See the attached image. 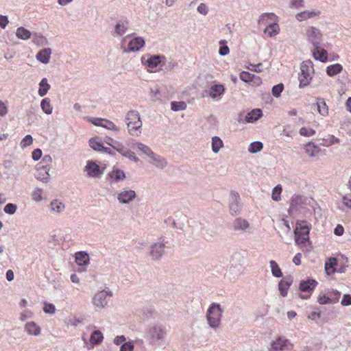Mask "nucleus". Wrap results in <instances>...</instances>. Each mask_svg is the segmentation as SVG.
<instances>
[{
    "mask_svg": "<svg viewBox=\"0 0 351 351\" xmlns=\"http://www.w3.org/2000/svg\"><path fill=\"white\" fill-rule=\"evenodd\" d=\"M311 224L306 220H297L294 229V239L295 244H304L310 241L309 234Z\"/></svg>",
    "mask_w": 351,
    "mask_h": 351,
    "instance_id": "obj_1",
    "label": "nucleus"
},
{
    "mask_svg": "<svg viewBox=\"0 0 351 351\" xmlns=\"http://www.w3.org/2000/svg\"><path fill=\"white\" fill-rule=\"evenodd\" d=\"M128 132L132 136H138L141 133L142 121L139 112L136 110H130L127 113L125 117Z\"/></svg>",
    "mask_w": 351,
    "mask_h": 351,
    "instance_id": "obj_2",
    "label": "nucleus"
},
{
    "mask_svg": "<svg viewBox=\"0 0 351 351\" xmlns=\"http://www.w3.org/2000/svg\"><path fill=\"white\" fill-rule=\"evenodd\" d=\"M223 312L219 303L213 302L209 306L206 317L210 328L216 329L219 327Z\"/></svg>",
    "mask_w": 351,
    "mask_h": 351,
    "instance_id": "obj_3",
    "label": "nucleus"
},
{
    "mask_svg": "<svg viewBox=\"0 0 351 351\" xmlns=\"http://www.w3.org/2000/svg\"><path fill=\"white\" fill-rule=\"evenodd\" d=\"M276 17L273 13H264L261 15L258 23L260 25H266L264 29V34H267L269 37H274L277 35L280 32V27L276 22L269 23V21H272Z\"/></svg>",
    "mask_w": 351,
    "mask_h": 351,
    "instance_id": "obj_4",
    "label": "nucleus"
},
{
    "mask_svg": "<svg viewBox=\"0 0 351 351\" xmlns=\"http://www.w3.org/2000/svg\"><path fill=\"white\" fill-rule=\"evenodd\" d=\"M317 285L318 282L311 278L300 280L298 289L301 293L299 297L303 300L309 299Z\"/></svg>",
    "mask_w": 351,
    "mask_h": 351,
    "instance_id": "obj_5",
    "label": "nucleus"
},
{
    "mask_svg": "<svg viewBox=\"0 0 351 351\" xmlns=\"http://www.w3.org/2000/svg\"><path fill=\"white\" fill-rule=\"evenodd\" d=\"M165 57L163 55H150L147 54L141 57L142 64L147 68L149 71H153L158 66L165 64Z\"/></svg>",
    "mask_w": 351,
    "mask_h": 351,
    "instance_id": "obj_6",
    "label": "nucleus"
},
{
    "mask_svg": "<svg viewBox=\"0 0 351 351\" xmlns=\"http://www.w3.org/2000/svg\"><path fill=\"white\" fill-rule=\"evenodd\" d=\"M243 203L238 192L232 191L230 195L229 208L232 215H239L241 210Z\"/></svg>",
    "mask_w": 351,
    "mask_h": 351,
    "instance_id": "obj_7",
    "label": "nucleus"
},
{
    "mask_svg": "<svg viewBox=\"0 0 351 351\" xmlns=\"http://www.w3.org/2000/svg\"><path fill=\"white\" fill-rule=\"evenodd\" d=\"M165 242L162 237L159 239V242L151 245L150 256L154 261L160 260L165 253Z\"/></svg>",
    "mask_w": 351,
    "mask_h": 351,
    "instance_id": "obj_8",
    "label": "nucleus"
},
{
    "mask_svg": "<svg viewBox=\"0 0 351 351\" xmlns=\"http://www.w3.org/2000/svg\"><path fill=\"white\" fill-rule=\"evenodd\" d=\"M301 73L299 74L298 80H299V87L300 88H304L308 86L312 77L309 73V65L306 62H302L300 66Z\"/></svg>",
    "mask_w": 351,
    "mask_h": 351,
    "instance_id": "obj_9",
    "label": "nucleus"
},
{
    "mask_svg": "<svg viewBox=\"0 0 351 351\" xmlns=\"http://www.w3.org/2000/svg\"><path fill=\"white\" fill-rule=\"evenodd\" d=\"M306 35L308 42L313 45L314 48L316 47V49H317L318 47H320L322 37L320 30L315 27H311L307 29Z\"/></svg>",
    "mask_w": 351,
    "mask_h": 351,
    "instance_id": "obj_10",
    "label": "nucleus"
},
{
    "mask_svg": "<svg viewBox=\"0 0 351 351\" xmlns=\"http://www.w3.org/2000/svg\"><path fill=\"white\" fill-rule=\"evenodd\" d=\"M148 334L151 343H155L165 339L166 332L161 326H154L149 328Z\"/></svg>",
    "mask_w": 351,
    "mask_h": 351,
    "instance_id": "obj_11",
    "label": "nucleus"
},
{
    "mask_svg": "<svg viewBox=\"0 0 351 351\" xmlns=\"http://www.w3.org/2000/svg\"><path fill=\"white\" fill-rule=\"evenodd\" d=\"M112 292L106 290L98 291L93 298V303L97 307L104 308L108 304L107 297H111Z\"/></svg>",
    "mask_w": 351,
    "mask_h": 351,
    "instance_id": "obj_12",
    "label": "nucleus"
},
{
    "mask_svg": "<svg viewBox=\"0 0 351 351\" xmlns=\"http://www.w3.org/2000/svg\"><path fill=\"white\" fill-rule=\"evenodd\" d=\"M84 170L90 178H100L104 173V169L93 160L87 161Z\"/></svg>",
    "mask_w": 351,
    "mask_h": 351,
    "instance_id": "obj_13",
    "label": "nucleus"
},
{
    "mask_svg": "<svg viewBox=\"0 0 351 351\" xmlns=\"http://www.w3.org/2000/svg\"><path fill=\"white\" fill-rule=\"evenodd\" d=\"M293 282V278L291 275H287L282 277V279L278 282V290L280 295L282 297H286L288 293V290Z\"/></svg>",
    "mask_w": 351,
    "mask_h": 351,
    "instance_id": "obj_14",
    "label": "nucleus"
},
{
    "mask_svg": "<svg viewBox=\"0 0 351 351\" xmlns=\"http://www.w3.org/2000/svg\"><path fill=\"white\" fill-rule=\"evenodd\" d=\"M226 91L225 86L219 83L213 84L208 90H206L208 95L215 100H219L224 95Z\"/></svg>",
    "mask_w": 351,
    "mask_h": 351,
    "instance_id": "obj_15",
    "label": "nucleus"
},
{
    "mask_svg": "<svg viewBox=\"0 0 351 351\" xmlns=\"http://www.w3.org/2000/svg\"><path fill=\"white\" fill-rule=\"evenodd\" d=\"M145 45V41L143 38L137 36L132 39L128 45V48L124 50V52H136L140 51Z\"/></svg>",
    "mask_w": 351,
    "mask_h": 351,
    "instance_id": "obj_16",
    "label": "nucleus"
},
{
    "mask_svg": "<svg viewBox=\"0 0 351 351\" xmlns=\"http://www.w3.org/2000/svg\"><path fill=\"white\" fill-rule=\"evenodd\" d=\"M239 77L243 82L254 86H259L262 84V79L259 76L250 73L248 71H241L239 74Z\"/></svg>",
    "mask_w": 351,
    "mask_h": 351,
    "instance_id": "obj_17",
    "label": "nucleus"
},
{
    "mask_svg": "<svg viewBox=\"0 0 351 351\" xmlns=\"http://www.w3.org/2000/svg\"><path fill=\"white\" fill-rule=\"evenodd\" d=\"M36 173L35 177L37 180L43 182V183H47L50 179V175L49 173V167L46 166L40 165L37 164L36 166Z\"/></svg>",
    "mask_w": 351,
    "mask_h": 351,
    "instance_id": "obj_18",
    "label": "nucleus"
},
{
    "mask_svg": "<svg viewBox=\"0 0 351 351\" xmlns=\"http://www.w3.org/2000/svg\"><path fill=\"white\" fill-rule=\"evenodd\" d=\"M289 341L285 337H278L275 341L270 344L269 351H281L287 348Z\"/></svg>",
    "mask_w": 351,
    "mask_h": 351,
    "instance_id": "obj_19",
    "label": "nucleus"
},
{
    "mask_svg": "<svg viewBox=\"0 0 351 351\" xmlns=\"http://www.w3.org/2000/svg\"><path fill=\"white\" fill-rule=\"evenodd\" d=\"M136 197V192L132 189H129L118 193L117 199L121 204H127L133 201Z\"/></svg>",
    "mask_w": 351,
    "mask_h": 351,
    "instance_id": "obj_20",
    "label": "nucleus"
},
{
    "mask_svg": "<svg viewBox=\"0 0 351 351\" xmlns=\"http://www.w3.org/2000/svg\"><path fill=\"white\" fill-rule=\"evenodd\" d=\"M108 177L112 182H118L125 180L126 175L123 170L114 166L112 170L108 174Z\"/></svg>",
    "mask_w": 351,
    "mask_h": 351,
    "instance_id": "obj_21",
    "label": "nucleus"
},
{
    "mask_svg": "<svg viewBox=\"0 0 351 351\" xmlns=\"http://www.w3.org/2000/svg\"><path fill=\"white\" fill-rule=\"evenodd\" d=\"M128 20L125 17L117 21V24L114 26V34L117 36L123 35L128 30Z\"/></svg>",
    "mask_w": 351,
    "mask_h": 351,
    "instance_id": "obj_22",
    "label": "nucleus"
},
{
    "mask_svg": "<svg viewBox=\"0 0 351 351\" xmlns=\"http://www.w3.org/2000/svg\"><path fill=\"white\" fill-rule=\"evenodd\" d=\"M312 53L313 57L315 60L322 62H328V52L326 49L322 48L321 46L318 47L317 49H316V47L313 48V49L312 50Z\"/></svg>",
    "mask_w": 351,
    "mask_h": 351,
    "instance_id": "obj_23",
    "label": "nucleus"
},
{
    "mask_svg": "<svg viewBox=\"0 0 351 351\" xmlns=\"http://www.w3.org/2000/svg\"><path fill=\"white\" fill-rule=\"evenodd\" d=\"M263 116V111L261 108H254L247 112L245 117L247 123H254Z\"/></svg>",
    "mask_w": 351,
    "mask_h": 351,
    "instance_id": "obj_24",
    "label": "nucleus"
},
{
    "mask_svg": "<svg viewBox=\"0 0 351 351\" xmlns=\"http://www.w3.org/2000/svg\"><path fill=\"white\" fill-rule=\"evenodd\" d=\"M51 52L50 48L42 49L37 53L36 58L43 64H47L49 62Z\"/></svg>",
    "mask_w": 351,
    "mask_h": 351,
    "instance_id": "obj_25",
    "label": "nucleus"
},
{
    "mask_svg": "<svg viewBox=\"0 0 351 351\" xmlns=\"http://www.w3.org/2000/svg\"><path fill=\"white\" fill-rule=\"evenodd\" d=\"M89 255L86 252L80 251L75 254V263L79 266H86L89 264Z\"/></svg>",
    "mask_w": 351,
    "mask_h": 351,
    "instance_id": "obj_26",
    "label": "nucleus"
},
{
    "mask_svg": "<svg viewBox=\"0 0 351 351\" xmlns=\"http://www.w3.org/2000/svg\"><path fill=\"white\" fill-rule=\"evenodd\" d=\"M305 152L308 154L311 157H315L317 156L319 152L320 148L319 145L315 144L313 141H309L305 145L304 147Z\"/></svg>",
    "mask_w": 351,
    "mask_h": 351,
    "instance_id": "obj_27",
    "label": "nucleus"
},
{
    "mask_svg": "<svg viewBox=\"0 0 351 351\" xmlns=\"http://www.w3.org/2000/svg\"><path fill=\"white\" fill-rule=\"evenodd\" d=\"M320 13L321 12L319 10H317V11L316 10H311V11L305 10V11L301 12L300 13H298L296 14V19L298 21H302L304 20H306V19L313 18L316 16H319L320 14Z\"/></svg>",
    "mask_w": 351,
    "mask_h": 351,
    "instance_id": "obj_28",
    "label": "nucleus"
},
{
    "mask_svg": "<svg viewBox=\"0 0 351 351\" xmlns=\"http://www.w3.org/2000/svg\"><path fill=\"white\" fill-rule=\"evenodd\" d=\"M25 330L29 335L38 336L40 334V328L34 322H27Z\"/></svg>",
    "mask_w": 351,
    "mask_h": 351,
    "instance_id": "obj_29",
    "label": "nucleus"
},
{
    "mask_svg": "<svg viewBox=\"0 0 351 351\" xmlns=\"http://www.w3.org/2000/svg\"><path fill=\"white\" fill-rule=\"evenodd\" d=\"M103 339V333L100 330H96L91 333L89 341L92 346H98L101 343Z\"/></svg>",
    "mask_w": 351,
    "mask_h": 351,
    "instance_id": "obj_30",
    "label": "nucleus"
},
{
    "mask_svg": "<svg viewBox=\"0 0 351 351\" xmlns=\"http://www.w3.org/2000/svg\"><path fill=\"white\" fill-rule=\"evenodd\" d=\"M343 68V66L339 63L329 65L326 67V74L329 77H334L337 74L342 72Z\"/></svg>",
    "mask_w": 351,
    "mask_h": 351,
    "instance_id": "obj_31",
    "label": "nucleus"
},
{
    "mask_svg": "<svg viewBox=\"0 0 351 351\" xmlns=\"http://www.w3.org/2000/svg\"><path fill=\"white\" fill-rule=\"evenodd\" d=\"M249 222L242 218H237L232 223V227L234 230H245L249 228Z\"/></svg>",
    "mask_w": 351,
    "mask_h": 351,
    "instance_id": "obj_32",
    "label": "nucleus"
},
{
    "mask_svg": "<svg viewBox=\"0 0 351 351\" xmlns=\"http://www.w3.org/2000/svg\"><path fill=\"white\" fill-rule=\"evenodd\" d=\"M104 142L110 147H112L113 149H116L120 154L121 150L125 149L126 148L121 143L114 140L110 136H106L104 138Z\"/></svg>",
    "mask_w": 351,
    "mask_h": 351,
    "instance_id": "obj_33",
    "label": "nucleus"
},
{
    "mask_svg": "<svg viewBox=\"0 0 351 351\" xmlns=\"http://www.w3.org/2000/svg\"><path fill=\"white\" fill-rule=\"evenodd\" d=\"M50 88L51 86L48 83L47 79L46 77H43L39 83V88L38 90V95L40 97L45 96Z\"/></svg>",
    "mask_w": 351,
    "mask_h": 351,
    "instance_id": "obj_34",
    "label": "nucleus"
},
{
    "mask_svg": "<svg viewBox=\"0 0 351 351\" xmlns=\"http://www.w3.org/2000/svg\"><path fill=\"white\" fill-rule=\"evenodd\" d=\"M16 36L21 40H28L32 36V32L24 27H19L16 29Z\"/></svg>",
    "mask_w": 351,
    "mask_h": 351,
    "instance_id": "obj_35",
    "label": "nucleus"
},
{
    "mask_svg": "<svg viewBox=\"0 0 351 351\" xmlns=\"http://www.w3.org/2000/svg\"><path fill=\"white\" fill-rule=\"evenodd\" d=\"M269 265L273 276L278 278H282L283 276V274L282 272L281 269L280 268L278 264L275 261H270Z\"/></svg>",
    "mask_w": 351,
    "mask_h": 351,
    "instance_id": "obj_36",
    "label": "nucleus"
},
{
    "mask_svg": "<svg viewBox=\"0 0 351 351\" xmlns=\"http://www.w3.org/2000/svg\"><path fill=\"white\" fill-rule=\"evenodd\" d=\"M316 105L320 114L326 116L328 114V108L324 99L318 98Z\"/></svg>",
    "mask_w": 351,
    "mask_h": 351,
    "instance_id": "obj_37",
    "label": "nucleus"
},
{
    "mask_svg": "<svg viewBox=\"0 0 351 351\" xmlns=\"http://www.w3.org/2000/svg\"><path fill=\"white\" fill-rule=\"evenodd\" d=\"M40 107L42 110L47 114H51L52 113L53 107L51 104V100L49 98H44L41 101Z\"/></svg>",
    "mask_w": 351,
    "mask_h": 351,
    "instance_id": "obj_38",
    "label": "nucleus"
},
{
    "mask_svg": "<svg viewBox=\"0 0 351 351\" xmlns=\"http://www.w3.org/2000/svg\"><path fill=\"white\" fill-rule=\"evenodd\" d=\"M212 150L214 153L217 154L219 149L223 147V143L222 140L217 136L212 138Z\"/></svg>",
    "mask_w": 351,
    "mask_h": 351,
    "instance_id": "obj_39",
    "label": "nucleus"
},
{
    "mask_svg": "<svg viewBox=\"0 0 351 351\" xmlns=\"http://www.w3.org/2000/svg\"><path fill=\"white\" fill-rule=\"evenodd\" d=\"M263 148V144L261 141H254L250 144L248 151L251 154H256Z\"/></svg>",
    "mask_w": 351,
    "mask_h": 351,
    "instance_id": "obj_40",
    "label": "nucleus"
},
{
    "mask_svg": "<svg viewBox=\"0 0 351 351\" xmlns=\"http://www.w3.org/2000/svg\"><path fill=\"white\" fill-rule=\"evenodd\" d=\"M89 146L95 151L102 152L104 144L101 142L97 141L95 138H91L88 141Z\"/></svg>",
    "mask_w": 351,
    "mask_h": 351,
    "instance_id": "obj_41",
    "label": "nucleus"
},
{
    "mask_svg": "<svg viewBox=\"0 0 351 351\" xmlns=\"http://www.w3.org/2000/svg\"><path fill=\"white\" fill-rule=\"evenodd\" d=\"M121 154L123 157L128 158L134 162H136L139 160L138 158L135 156L134 152H132L127 147L125 149L121 150Z\"/></svg>",
    "mask_w": 351,
    "mask_h": 351,
    "instance_id": "obj_42",
    "label": "nucleus"
},
{
    "mask_svg": "<svg viewBox=\"0 0 351 351\" xmlns=\"http://www.w3.org/2000/svg\"><path fill=\"white\" fill-rule=\"evenodd\" d=\"M186 108V104L184 101H171V109L173 111L177 112L180 110H185Z\"/></svg>",
    "mask_w": 351,
    "mask_h": 351,
    "instance_id": "obj_43",
    "label": "nucleus"
},
{
    "mask_svg": "<svg viewBox=\"0 0 351 351\" xmlns=\"http://www.w3.org/2000/svg\"><path fill=\"white\" fill-rule=\"evenodd\" d=\"M32 42L37 45H44L47 43V40L42 34L34 33L32 37Z\"/></svg>",
    "mask_w": 351,
    "mask_h": 351,
    "instance_id": "obj_44",
    "label": "nucleus"
},
{
    "mask_svg": "<svg viewBox=\"0 0 351 351\" xmlns=\"http://www.w3.org/2000/svg\"><path fill=\"white\" fill-rule=\"evenodd\" d=\"M137 148L150 158L154 156L155 153L148 146L143 143H138Z\"/></svg>",
    "mask_w": 351,
    "mask_h": 351,
    "instance_id": "obj_45",
    "label": "nucleus"
},
{
    "mask_svg": "<svg viewBox=\"0 0 351 351\" xmlns=\"http://www.w3.org/2000/svg\"><path fill=\"white\" fill-rule=\"evenodd\" d=\"M302 196L300 195H293L291 199V204L289 208V213L290 214L292 210H293L296 206L302 203Z\"/></svg>",
    "mask_w": 351,
    "mask_h": 351,
    "instance_id": "obj_46",
    "label": "nucleus"
},
{
    "mask_svg": "<svg viewBox=\"0 0 351 351\" xmlns=\"http://www.w3.org/2000/svg\"><path fill=\"white\" fill-rule=\"evenodd\" d=\"M151 158L155 162L156 166L159 168L162 169L167 165V161L160 156L154 154V156Z\"/></svg>",
    "mask_w": 351,
    "mask_h": 351,
    "instance_id": "obj_47",
    "label": "nucleus"
},
{
    "mask_svg": "<svg viewBox=\"0 0 351 351\" xmlns=\"http://www.w3.org/2000/svg\"><path fill=\"white\" fill-rule=\"evenodd\" d=\"M282 192V186L280 184L276 185L272 190L271 197L273 200L278 202L281 199L280 194Z\"/></svg>",
    "mask_w": 351,
    "mask_h": 351,
    "instance_id": "obj_48",
    "label": "nucleus"
},
{
    "mask_svg": "<svg viewBox=\"0 0 351 351\" xmlns=\"http://www.w3.org/2000/svg\"><path fill=\"white\" fill-rule=\"evenodd\" d=\"M219 53L220 56H224L229 53L230 49L228 46L227 45V43L224 40H221L219 41Z\"/></svg>",
    "mask_w": 351,
    "mask_h": 351,
    "instance_id": "obj_49",
    "label": "nucleus"
},
{
    "mask_svg": "<svg viewBox=\"0 0 351 351\" xmlns=\"http://www.w3.org/2000/svg\"><path fill=\"white\" fill-rule=\"evenodd\" d=\"M284 90V84L282 83H279L278 84L274 85L271 88V93L274 97H279L281 95L282 92Z\"/></svg>",
    "mask_w": 351,
    "mask_h": 351,
    "instance_id": "obj_50",
    "label": "nucleus"
},
{
    "mask_svg": "<svg viewBox=\"0 0 351 351\" xmlns=\"http://www.w3.org/2000/svg\"><path fill=\"white\" fill-rule=\"evenodd\" d=\"M313 308L315 311L308 314V318L318 323V319L321 317L322 313L319 307L315 306Z\"/></svg>",
    "mask_w": 351,
    "mask_h": 351,
    "instance_id": "obj_51",
    "label": "nucleus"
},
{
    "mask_svg": "<svg viewBox=\"0 0 351 351\" xmlns=\"http://www.w3.org/2000/svg\"><path fill=\"white\" fill-rule=\"evenodd\" d=\"M316 133L315 130L313 128H307L302 127L299 131V134L302 136L309 137L315 135Z\"/></svg>",
    "mask_w": 351,
    "mask_h": 351,
    "instance_id": "obj_52",
    "label": "nucleus"
},
{
    "mask_svg": "<svg viewBox=\"0 0 351 351\" xmlns=\"http://www.w3.org/2000/svg\"><path fill=\"white\" fill-rule=\"evenodd\" d=\"M56 306L52 303L45 302L44 303L43 311L49 315H53L56 313Z\"/></svg>",
    "mask_w": 351,
    "mask_h": 351,
    "instance_id": "obj_53",
    "label": "nucleus"
},
{
    "mask_svg": "<svg viewBox=\"0 0 351 351\" xmlns=\"http://www.w3.org/2000/svg\"><path fill=\"white\" fill-rule=\"evenodd\" d=\"M317 302L319 304H332V298L326 294H320L317 297Z\"/></svg>",
    "mask_w": 351,
    "mask_h": 351,
    "instance_id": "obj_54",
    "label": "nucleus"
},
{
    "mask_svg": "<svg viewBox=\"0 0 351 351\" xmlns=\"http://www.w3.org/2000/svg\"><path fill=\"white\" fill-rule=\"evenodd\" d=\"M51 207L53 210L60 213L64 208V204L58 200H54L51 202Z\"/></svg>",
    "mask_w": 351,
    "mask_h": 351,
    "instance_id": "obj_55",
    "label": "nucleus"
},
{
    "mask_svg": "<svg viewBox=\"0 0 351 351\" xmlns=\"http://www.w3.org/2000/svg\"><path fill=\"white\" fill-rule=\"evenodd\" d=\"M17 210V206L12 203L7 204L3 208V210L5 213L8 215H13L16 213Z\"/></svg>",
    "mask_w": 351,
    "mask_h": 351,
    "instance_id": "obj_56",
    "label": "nucleus"
},
{
    "mask_svg": "<svg viewBox=\"0 0 351 351\" xmlns=\"http://www.w3.org/2000/svg\"><path fill=\"white\" fill-rule=\"evenodd\" d=\"M33 143V138L30 134L26 135L21 142V147L22 148L26 147Z\"/></svg>",
    "mask_w": 351,
    "mask_h": 351,
    "instance_id": "obj_57",
    "label": "nucleus"
},
{
    "mask_svg": "<svg viewBox=\"0 0 351 351\" xmlns=\"http://www.w3.org/2000/svg\"><path fill=\"white\" fill-rule=\"evenodd\" d=\"M104 123L103 124V128L113 130V131H119V129L118 127H117L113 122H112L110 120L106 119L104 121Z\"/></svg>",
    "mask_w": 351,
    "mask_h": 351,
    "instance_id": "obj_58",
    "label": "nucleus"
},
{
    "mask_svg": "<svg viewBox=\"0 0 351 351\" xmlns=\"http://www.w3.org/2000/svg\"><path fill=\"white\" fill-rule=\"evenodd\" d=\"M88 120L94 125L103 127V124L104 123V121H105V119L97 117H89Z\"/></svg>",
    "mask_w": 351,
    "mask_h": 351,
    "instance_id": "obj_59",
    "label": "nucleus"
},
{
    "mask_svg": "<svg viewBox=\"0 0 351 351\" xmlns=\"http://www.w3.org/2000/svg\"><path fill=\"white\" fill-rule=\"evenodd\" d=\"M42 189L39 188H36L32 194V199L36 202H40L43 199L42 195Z\"/></svg>",
    "mask_w": 351,
    "mask_h": 351,
    "instance_id": "obj_60",
    "label": "nucleus"
},
{
    "mask_svg": "<svg viewBox=\"0 0 351 351\" xmlns=\"http://www.w3.org/2000/svg\"><path fill=\"white\" fill-rule=\"evenodd\" d=\"M134 344L132 342H124L120 347V351H133Z\"/></svg>",
    "mask_w": 351,
    "mask_h": 351,
    "instance_id": "obj_61",
    "label": "nucleus"
},
{
    "mask_svg": "<svg viewBox=\"0 0 351 351\" xmlns=\"http://www.w3.org/2000/svg\"><path fill=\"white\" fill-rule=\"evenodd\" d=\"M43 156V152L40 148L35 149L32 153V159L35 161L40 160Z\"/></svg>",
    "mask_w": 351,
    "mask_h": 351,
    "instance_id": "obj_62",
    "label": "nucleus"
},
{
    "mask_svg": "<svg viewBox=\"0 0 351 351\" xmlns=\"http://www.w3.org/2000/svg\"><path fill=\"white\" fill-rule=\"evenodd\" d=\"M154 313H155V309L152 306L145 308L143 311V315L146 318L152 317Z\"/></svg>",
    "mask_w": 351,
    "mask_h": 351,
    "instance_id": "obj_63",
    "label": "nucleus"
},
{
    "mask_svg": "<svg viewBox=\"0 0 351 351\" xmlns=\"http://www.w3.org/2000/svg\"><path fill=\"white\" fill-rule=\"evenodd\" d=\"M342 306H350L351 305V295L344 294L341 301Z\"/></svg>",
    "mask_w": 351,
    "mask_h": 351,
    "instance_id": "obj_64",
    "label": "nucleus"
}]
</instances>
